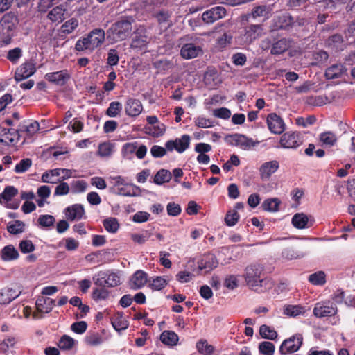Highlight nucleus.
Listing matches in <instances>:
<instances>
[{
	"label": "nucleus",
	"instance_id": "nucleus-1",
	"mask_svg": "<svg viewBox=\"0 0 355 355\" xmlns=\"http://www.w3.org/2000/svg\"><path fill=\"white\" fill-rule=\"evenodd\" d=\"M263 268L261 265L253 263L248 266L243 274L247 286L252 290L261 293L270 289L272 282L270 279L263 278Z\"/></svg>",
	"mask_w": 355,
	"mask_h": 355
},
{
	"label": "nucleus",
	"instance_id": "nucleus-2",
	"mask_svg": "<svg viewBox=\"0 0 355 355\" xmlns=\"http://www.w3.org/2000/svg\"><path fill=\"white\" fill-rule=\"evenodd\" d=\"M131 17L121 18L111 25L107 31V37L112 43L123 41L128 38L132 32Z\"/></svg>",
	"mask_w": 355,
	"mask_h": 355
},
{
	"label": "nucleus",
	"instance_id": "nucleus-3",
	"mask_svg": "<svg viewBox=\"0 0 355 355\" xmlns=\"http://www.w3.org/2000/svg\"><path fill=\"white\" fill-rule=\"evenodd\" d=\"M18 24L17 17L12 13H7L2 17L0 20V43L2 46L10 44Z\"/></svg>",
	"mask_w": 355,
	"mask_h": 355
},
{
	"label": "nucleus",
	"instance_id": "nucleus-4",
	"mask_svg": "<svg viewBox=\"0 0 355 355\" xmlns=\"http://www.w3.org/2000/svg\"><path fill=\"white\" fill-rule=\"evenodd\" d=\"M105 36L104 30L95 28L89 32L86 37L79 39L76 43L75 49L78 51L87 50L92 52L103 43Z\"/></svg>",
	"mask_w": 355,
	"mask_h": 355
},
{
	"label": "nucleus",
	"instance_id": "nucleus-5",
	"mask_svg": "<svg viewBox=\"0 0 355 355\" xmlns=\"http://www.w3.org/2000/svg\"><path fill=\"white\" fill-rule=\"evenodd\" d=\"M93 281L96 285L99 286L115 287L121 284V277L118 272L103 270L95 274Z\"/></svg>",
	"mask_w": 355,
	"mask_h": 355
},
{
	"label": "nucleus",
	"instance_id": "nucleus-6",
	"mask_svg": "<svg viewBox=\"0 0 355 355\" xmlns=\"http://www.w3.org/2000/svg\"><path fill=\"white\" fill-rule=\"evenodd\" d=\"M263 34V27L261 24H250L245 27L244 33L236 38V42L240 45L252 43Z\"/></svg>",
	"mask_w": 355,
	"mask_h": 355
},
{
	"label": "nucleus",
	"instance_id": "nucleus-7",
	"mask_svg": "<svg viewBox=\"0 0 355 355\" xmlns=\"http://www.w3.org/2000/svg\"><path fill=\"white\" fill-rule=\"evenodd\" d=\"M18 194V189L14 186H7L0 193V204L6 209H17L20 205L19 200H13Z\"/></svg>",
	"mask_w": 355,
	"mask_h": 355
},
{
	"label": "nucleus",
	"instance_id": "nucleus-8",
	"mask_svg": "<svg viewBox=\"0 0 355 355\" xmlns=\"http://www.w3.org/2000/svg\"><path fill=\"white\" fill-rule=\"evenodd\" d=\"M313 315L317 318L334 316L338 313V308L329 300L322 301L315 304L313 311Z\"/></svg>",
	"mask_w": 355,
	"mask_h": 355
},
{
	"label": "nucleus",
	"instance_id": "nucleus-9",
	"mask_svg": "<svg viewBox=\"0 0 355 355\" xmlns=\"http://www.w3.org/2000/svg\"><path fill=\"white\" fill-rule=\"evenodd\" d=\"M279 144L283 148L295 149L302 144V139L299 132L289 131L281 136Z\"/></svg>",
	"mask_w": 355,
	"mask_h": 355
},
{
	"label": "nucleus",
	"instance_id": "nucleus-10",
	"mask_svg": "<svg viewBox=\"0 0 355 355\" xmlns=\"http://www.w3.org/2000/svg\"><path fill=\"white\" fill-rule=\"evenodd\" d=\"M302 341L303 337L301 334H295L282 343L279 352L282 354L295 352L301 347Z\"/></svg>",
	"mask_w": 355,
	"mask_h": 355
},
{
	"label": "nucleus",
	"instance_id": "nucleus-11",
	"mask_svg": "<svg viewBox=\"0 0 355 355\" xmlns=\"http://www.w3.org/2000/svg\"><path fill=\"white\" fill-rule=\"evenodd\" d=\"M279 168V163L277 160H270L263 162L259 168L260 178L263 181H268L272 175L275 173Z\"/></svg>",
	"mask_w": 355,
	"mask_h": 355
},
{
	"label": "nucleus",
	"instance_id": "nucleus-12",
	"mask_svg": "<svg viewBox=\"0 0 355 355\" xmlns=\"http://www.w3.org/2000/svg\"><path fill=\"white\" fill-rule=\"evenodd\" d=\"M226 13V10L223 6H216L204 12L202 19L207 24H212L225 17Z\"/></svg>",
	"mask_w": 355,
	"mask_h": 355
},
{
	"label": "nucleus",
	"instance_id": "nucleus-13",
	"mask_svg": "<svg viewBox=\"0 0 355 355\" xmlns=\"http://www.w3.org/2000/svg\"><path fill=\"white\" fill-rule=\"evenodd\" d=\"M189 144L190 137L188 135H184L180 138L168 141L166 143V148L170 151L175 150L177 152L182 153L189 148Z\"/></svg>",
	"mask_w": 355,
	"mask_h": 355
},
{
	"label": "nucleus",
	"instance_id": "nucleus-14",
	"mask_svg": "<svg viewBox=\"0 0 355 355\" xmlns=\"http://www.w3.org/2000/svg\"><path fill=\"white\" fill-rule=\"evenodd\" d=\"M267 125L271 132L281 134L286 129L283 119L275 113H271L267 116Z\"/></svg>",
	"mask_w": 355,
	"mask_h": 355
},
{
	"label": "nucleus",
	"instance_id": "nucleus-15",
	"mask_svg": "<svg viewBox=\"0 0 355 355\" xmlns=\"http://www.w3.org/2000/svg\"><path fill=\"white\" fill-rule=\"evenodd\" d=\"M231 142L239 146L243 150H249L259 144V141H255L252 138H249L244 135L235 134L230 136Z\"/></svg>",
	"mask_w": 355,
	"mask_h": 355
},
{
	"label": "nucleus",
	"instance_id": "nucleus-16",
	"mask_svg": "<svg viewBox=\"0 0 355 355\" xmlns=\"http://www.w3.org/2000/svg\"><path fill=\"white\" fill-rule=\"evenodd\" d=\"M36 69L34 63L26 62L17 68L15 73V79L17 82L29 78L35 73Z\"/></svg>",
	"mask_w": 355,
	"mask_h": 355
},
{
	"label": "nucleus",
	"instance_id": "nucleus-17",
	"mask_svg": "<svg viewBox=\"0 0 355 355\" xmlns=\"http://www.w3.org/2000/svg\"><path fill=\"white\" fill-rule=\"evenodd\" d=\"M143 28H138L135 32V35L132 38L130 47L137 51H141L147 47L149 42L148 37L144 33Z\"/></svg>",
	"mask_w": 355,
	"mask_h": 355
},
{
	"label": "nucleus",
	"instance_id": "nucleus-18",
	"mask_svg": "<svg viewBox=\"0 0 355 355\" xmlns=\"http://www.w3.org/2000/svg\"><path fill=\"white\" fill-rule=\"evenodd\" d=\"M143 110L141 101L134 98H128L125 103V114L131 117L139 116Z\"/></svg>",
	"mask_w": 355,
	"mask_h": 355
},
{
	"label": "nucleus",
	"instance_id": "nucleus-19",
	"mask_svg": "<svg viewBox=\"0 0 355 355\" xmlns=\"http://www.w3.org/2000/svg\"><path fill=\"white\" fill-rule=\"evenodd\" d=\"M218 265V261L216 256L213 254H207L198 262V267L200 270H205L208 272L216 268Z\"/></svg>",
	"mask_w": 355,
	"mask_h": 355
},
{
	"label": "nucleus",
	"instance_id": "nucleus-20",
	"mask_svg": "<svg viewBox=\"0 0 355 355\" xmlns=\"http://www.w3.org/2000/svg\"><path fill=\"white\" fill-rule=\"evenodd\" d=\"M64 214L69 220H79L85 215V209L82 205L74 204L65 208Z\"/></svg>",
	"mask_w": 355,
	"mask_h": 355
},
{
	"label": "nucleus",
	"instance_id": "nucleus-21",
	"mask_svg": "<svg viewBox=\"0 0 355 355\" xmlns=\"http://www.w3.org/2000/svg\"><path fill=\"white\" fill-rule=\"evenodd\" d=\"M202 54L200 46L189 43L184 44L180 50L181 56L187 60L192 59Z\"/></svg>",
	"mask_w": 355,
	"mask_h": 355
},
{
	"label": "nucleus",
	"instance_id": "nucleus-22",
	"mask_svg": "<svg viewBox=\"0 0 355 355\" xmlns=\"http://www.w3.org/2000/svg\"><path fill=\"white\" fill-rule=\"evenodd\" d=\"M70 78V74L67 70H61L56 72L48 73L45 78L51 83L59 85H64Z\"/></svg>",
	"mask_w": 355,
	"mask_h": 355
},
{
	"label": "nucleus",
	"instance_id": "nucleus-23",
	"mask_svg": "<svg viewBox=\"0 0 355 355\" xmlns=\"http://www.w3.org/2000/svg\"><path fill=\"white\" fill-rule=\"evenodd\" d=\"M21 291L12 288H3L0 290V304H8L18 297Z\"/></svg>",
	"mask_w": 355,
	"mask_h": 355
},
{
	"label": "nucleus",
	"instance_id": "nucleus-24",
	"mask_svg": "<svg viewBox=\"0 0 355 355\" xmlns=\"http://www.w3.org/2000/svg\"><path fill=\"white\" fill-rule=\"evenodd\" d=\"M272 8L271 6L261 5L255 6L249 14L248 17L255 19L257 17H263L268 19L271 15Z\"/></svg>",
	"mask_w": 355,
	"mask_h": 355
},
{
	"label": "nucleus",
	"instance_id": "nucleus-25",
	"mask_svg": "<svg viewBox=\"0 0 355 355\" xmlns=\"http://www.w3.org/2000/svg\"><path fill=\"white\" fill-rule=\"evenodd\" d=\"M147 274L142 270L136 271L130 279L132 288L139 289L142 288L147 282Z\"/></svg>",
	"mask_w": 355,
	"mask_h": 355
},
{
	"label": "nucleus",
	"instance_id": "nucleus-26",
	"mask_svg": "<svg viewBox=\"0 0 355 355\" xmlns=\"http://www.w3.org/2000/svg\"><path fill=\"white\" fill-rule=\"evenodd\" d=\"M37 310L41 313H48L55 306V300L49 297H40L35 303Z\"/></svg>",
	"mask_w": 355,
	"mask_h": 355
},
{
	"label": "nucleus",
	"instance_id": "nucleus-27",
	"mask_svg": "<svg viewBox=\"0 0 355 355\" xmlns=\"http://www.w3.org/2000/svg\"><path fill=\"white\" fill-rule=\"evenodd\" d=\"M306 253L295 247H288L282 250V257L285 260H293L301 259L305 256Z\"/></svg>",
	"mask_w": 355,
	"mask_h": 355
},
{
	"label": "nucleus",
	"instance_id": "nucleus-28",
	"mask_svg": "<svg viewBox=\"0 0 355 355\" xmlns=\"http://www.w3.org/2000/svg\"><path fill=\"white\" fill-rule=\"evenodd\" d=\"M290 47L291 40L282 38L272 44L270 53L272 55H280L286 51Z\"/></svg>",
	"mask_w": 355,
	"mask_h": 355
},
{
	"label": "nucleus",
	"instance_id": "nucleus-29",
	"mask_svg": "<svg viewBox=\"0 0 355 355\" xmlns=\"http://www.w3.org/2000/svg\"><path fill=\"white\" fill-rule=\"evenodd\" d=\"M1 258L4 261H11L19 258V252L12 245H8L1 250Z\"/></svg>",
	"mask_w": 355,
	"mask_h": 355
},
{
	"label": "nucleus",
	"instance_id": "nucleus-30",
	"mask_svg": "<svg viewBox=\"0 0 355 355\" xmlns=\"http://www.w3.org/2000/svg\"><path fill=\"white\" fill-rule=\"evenodd\" d=\"M293 24V18L287 15L284 14L281 16L275 17L273 19V29H286Z\"/></svg>",
	"mask_w": 355,
	"mask_h": 355
},
{
	"label": "nucleus",
	"instance_id": "nucleus-31",
	"mask_svg": "<svg viewBox=\"0 0 355 355\" xmlns=\"http://www.w3.org/2000/svg\"><path fill=\"white\" fill-rule=\"evenodd\" d=\"M66 9L63 6H57L51 9L48 15L47 18L52 22H61L64 19Z\"/></svg>",
	"mask_w": 355,
	"mask_h": 355
},
{
	"label": "nucleus",
	"instance_id": "nucleus-32",
	"mask_svg": "<svg viewBox=\"0 0 355 355\" xmlns=\"http://www.w3.org/2000/svg\"><path fill=\"white\" fill-rule=\"evenodd\" d=\"M78 344V341L68 335H63L58 342V347L64 351L73 349Z\"/></svg>",
	"mask_w": 355,
	"mask_h": 355
},
{
	"label": "nucleus",
	"instance_id": "nucleus-33",
	"mask_svg": "<svg viewBox=\"0 0 355 355\" xmlns=\"http://www.w3.org/2000/svg\"><path fill=\"white\" fill-rule=\"evenodd\" d=\"M58 168L45 171L41 177V181L44 183L57 184L60 182Z\"/></svg>",
	"mask_w": 355,
	"mask_h": 355
},
{
	"label": "nucleus",
	"instance_id": "nucleus-34",
	"mask_svg": "<svg viewBox=\"0 0 355 355\" xmlns=\"http://www.w3.org/2000/svg\"><path fill=\"white\" fill-rule=\"evenodd\" d=\"M319 141L322 146H334L337 141L336 135L330 131L322 132L319 136Z\"/></svg>",
	"mask_w": 355,
	"mask_h": 355
},
{
	"label": "nucleus",
	"instance_id": "nucleus-35",
	"mask_svg": "<svg viewBox=\"0 0 355 355\" xmlns=\"http://www.w3.org/2000/svg\"><path fill=\"white\" fill-rule=\"evenodd\" d=\"M283 313L288 317H297L305 313V309L300 305H286Z\"/></svg>",
	"mask_w": 355,
	"mask_h": 355
},
{
	"label": "nucleus",
	"instance_id": "nucleus-36",
	"mask_svg": "<svg viewBox=\"0 0 355 355\" xmlns=\"http://www.w3.org/2000/svg\"><path fill=\"white\" fill-rule=\"evenodd\" d=\"M178 340V336L173 331H164L160 335V340L169 346L176 345Z\"/></svg>",
	"mask_w": 355,
	"mask_h": 355
},
{
	"label": "nucleus",
	"instance_id": "nucleus-37",
	"mask_svg": "<svg viewBox=\"0 0 355 355\" xmlns=\"http://www.w3.org/2000/svg\"><path fill=\"white\" fill-rule=\"evenodd\" d=\"M280 203L281 201L277 198H268L263 202L261 207L264 211L276 212L279 211Z\"/></svg>",
	"mask_w": 355,
	"mask_h": 355
},
{
	"label": "nucleus",
	"instance_id": "nucleus-38",
	"mask_svg": "<svg viewBox=\"0 0 355 355\" xmlns=\"http://www.w3.org/2000/svg\"><path fill=\"white\" fill-rule=\"evenodd\" d=\"M104 340L103 336L97 332L89 333L85 338V343L92 347L98 346L101 345Z\"/></svg>",
	"mask_w": 355,
	"mask_h": 355
},
{
	"label": "nucleus",
	"instance_id": "nucleus-39",
	"mask_svg": "<svg viewBox=\"0 0 355 355\" xmlns=\"http://www.w3.org/2000/svg\"><path fill=\"white\" fill-rule=\"evenodd\" d=\"M291 222L295 228L304 229L307 227L309 218L306 214L297 213L293 216Z\"/></svg>",
	"mask_w": 355,
	"mask_h": 355
},
{
	"label": "nucleus",
	"instance_id": "nucleus-40",
	"mask_svg": "<svg viewBox=\"0 0 355 355\" xmlns=\"http://www.w3.org/2000/svg\"><path fill=\"white\" fill-rule=\"evenodd\" d=\"M345 71L344 67L340 64H336L327 69L325 76L328 79L339 78Z\"/></svg>",
	"mask_w": 355,
	"mask_h": 355
},
{
	"label": "nucleus",
	"instance_id": "nucleus-41",
	"mask_svg": "<svg viewBox=\"0 0 355 355\" xmlns=\"http://www.w3.org/2000/svg\"><path fill=\"white\" fill-rule=\"evenodd\" d=\"M151 236V233L148 230H144L141 233H131L130 237L131 241L137 245H144Z\"/></svg>",
	"mask_w": 355,
	"mask_h": 355
},
{
	"label": "nucleus",
	"instance_id": "nucleus-42",
	"mask_svg": "<svg viewBox=\"0 0 355 355\" xmlns=\"http://www.w3.org/2000/svg\"><path fill=\"white\" fill-rule=\"evenodd\" d=\"M103 224L105 230L111 234H115L119 229V223L116 218H105Z\"/></svg>",
	"mask_w": 355,
	"mask_h": 355
},
{
	"label": "nucleus",
	"instance_id": "nucleus-43",
	"mask_svg": "<svg viewBox=\"0 0 355 355\" xmlns=\"http://www.w3.org/2000/svg\"><path fill=\"white\" fill-rule=\"evenodd\" d=\"M196 348L198 352L203 355H211L214 351V347L209 345L205 339L198 340L196 343Z\"/></svg>",
	"mask_w": 355,
	"mask_h": 355
},
{
	"label": "nucleus",
	"instance_id": "nucleus-44",
	"mask_svg": "<svg viewBox=\"0 0 355 355\" xmlns=\"http://www.w3.org/2000/svg\"><path fill=\"white\" fill-rule=\"evenodd\" d=\"M168 283V280L163 277H153L149 280V286L152 290L160 291L163 289Z\"/></svg>",
	"mask_w": 355,
	"mask_h": 355
},
{
	"label": "nucleus",
	"instance_id": "nucleus-45",
	"mask_svg": "<svg viewBox=\"0 0 355 355\" xmlns=\"http://www.w3.org/2000/svg\"><path fill=\"white\" fill-rule=\"evenodd\" d=\"M171 179V173L168 170H159L154 177V182L157 184H162L168 182Z\"/></svg>",
	"mask_w": 355,
	"mask_h": 355
},
{
	"label": "nucleus",
	"instance_id": "nucleus-46",
	"mask_svg": "<svg viewBox=\"0 0 355 355\" xmlns=\"http://www.w3.org/2000/svg\"><path fill=\"white\" fill-rule=\"evenodd\" d=\"M114 150V145L110 142H104L98 146V155L102 157L111 156Z\"/></svg>",
	"mask_w": 355,
	"mask_h": 355
},
{
	"label": "nucleus",
	"instance_id": "nucleus-47",
	"mask_svg": "<svg viewBox=\"0 0 355 355\" xmlns=\"http://www.w3.org/2000/svg\"><path fill=\"white\" fill-rule=\"evenodd\" d=\"M259 333L262 338L269 340H274L277 337V331L266 324L260 327Z\"/></svg>",
	"mask_w": 355,
	"mask_h": 355
},
{
	"label": "nucleus",
	"instance_id": "nucleus-48",
	"mask_svg": "<svg viewBox=\"0 0 355 355\" xmlns=\"http://www.w3.org/2000/svg\"><path fill=\"white\" fill-rule=\"evenodd\" d=\"M55 222V218L52 215H40L37 218L38 225L41 227L49 228L52 227Z\"/></svg>",
	"mask_w": 355,
	"mask_h": 355
},
{
	"label": "nucleus",
	"instance_id": "nucleus-49",
	"mask_svg": "<svg viewBox=\"0 0 355 355\" xmlns=\"http://www.w3.org/2000/svg\"><path fill=\"white\" fill-rule=\"evenodd\" d=\"M25 225L22 221L15 220L14 223H8L7 230L12 234H17L24 231Z\"/></svg>",
	"mask_w": 355,
	"mask_h": 355
},
{
	"label": "nucleus",
	"instance_id": "nucleus-50",
	"mask_svg": "<svg viewBox=\"0 0 355 355\" xmlns=\"http://www.w3.org/2000/svg\"><path fill=\"white\" fill-rule=\"evenodd\" d=\"M78 24L79 22L77 19L71 18L62 24V31L67 34L71 33L78 26Z\"/></svg>",
	"mask_w": 355,
	"mask_h": 355
},
{
	"label": "nucleus",
	"instance_id": "nucleus-51",
	"mask_svg": "<svg viewBox=\"0 0 355 355\" xmlns=\"http://www.w3.org/2000/svg\"><path fill=\"white\" fill-rule=\"evenodd\" d=\"M22 49L19 47H16L8 51L6 58L12 64H17L22 57Z\"/></svg>",
	"mask_w": 355,
	"mask_h": 355
},
{
	"label": "nucleus",
	"instance_id": "nucleus-52",
	"mask_svg": "<svg viewBox=\"0 0 355 355\" xmlns=\"http://www.w3.org/2000/svg\"><path fill=\"white\" fill-rule=\"evenodd\" d=\"M232 40V36L227 33H223L222 35L216 39L215 47L218 50H222L230 44Z\"/></svg>",
	"mask_w": 355,
	"mask_h": 355
},
{
	"label": "nucleus",
	"instance_id": "nucleus-53",
	"mask_svg": "<svg viewBox=\"0 0 355 355\" xmlns=\"http://www.w3.org/2000/svg\"><path fill=\"white\" fill-rule=\"evenodd\" d=\"M137 148V142H130L126 143L123 146L121 153L123 157L130 159V156L133 153H136V150Z\"/></svg>",
	"mask_w": 355,
	"mask_h": 355
},
{
	"label": "nucleus",
	"instance_id": "nucleus-54",
	"mask_svg": "<svg viewBox=\"0 0 355 355\" xmlns=\"http://www.w3.org/2000/svg\"><path fill=\"white\" fill-rule=\"evenodd\" d=\"M122 110V105L118 101H113L110 103L106 114L110 117H116Z\"/></svg>",
	"mask_w": 355,
	"mask_h": 355
},
{
	"label": "nucleus",
	"instance_id": "nucleus-55",
	"mask_svg": "<svg viewBox=\"0 0 355 355\" xmlns=\"http://www.w3.org/2000/svg\"><path fill=\"white\" fill-rule=\"evenodd\" d=\"M325 274L322 271H319L311 274L309 277V282L313 285H323L326 282Z\"/></svg>",
	"mask_w": 355,
	"mask_h": 355
},
{
	"label": "nucleus",
	"instance_id": "nucleus-56",
	"mask_svg": "<svg viewBox=\"0 0 355 355\" xmlns=\"http://www.w3.org/2000/svg\"><path fill=\"white\" fill-rule=\"evenodd\" d=\"M239 217L236 209L230 210L225 217V222L227 226L232 227L237 223Z\"/></svg>",
	"mask_w": 355,
	"mask_h": 355
},
{
	"label": "nucleus",
	"instance_id": "nucleus-57",
	"mask_svg": "<svg viewBox=\"0 0 355 355\" xmlns=\"http://www.w3.org/2000/svg\"><path fill=\"white\" fill-rule=\"evenodd\" d=\"M148 133L155 137H158L164 135L166 131V126L163 123H157L152 127L146 128Z\"/></svg>",
	"mask_w": 355,
	"mask_h": 355
},
{
	"label": "nucleus",
	"instance_id": "nucleus-58",
	"mask_svg": "<svg viewBox=\"0 0 355 355\" xmlns=\"http://www.w3.org/2000/svg\"><path fill=\"white\" fill-rule=\"evenodd\" d=\"M259 349L260 353L263 355H273L275 345L269 341H263L259 343Z\"/></svg>",
	"mask_w": 355,
	"mask_h": 355
},
{
	"label": "nucleus",
	"instance_id": "nucleus-59",
	"mask_svg": "<svg viewBox=\"0 0 355 355\" xmlns=\"http://www.w3.org/2000/svg\"><path fill=\"white\" fill-rule=\"evenodd\" d=\"M87 187V184L85 180H74L71 183V189L74 193L84 192Z\"/></svg>",
	"mask_w": 355,
	"mask_h": 355
},
{
	"label": "nucleus",
	"instance_id": "nucleus-60",
	"mask_svg": "<svg viewBox=\"0 0 355 355\" xmlns=\"http://www.w3.org/2000/svg\"><path fill=\"white\" fill-rule=\"evenodd\" d=\"M112 324L116 331L125 329L128 327L127 321L123 318L121 314H118V316L112 320Z\"/></svg>",
	"mask_w": 355,
	"mask_h": 355
},
{
	"label": "nucleus",
	"instance_id": "nucleus-61",
	"mask_svg": "<svg viewBox=\"0 0 355 355\" xmlns=\"http://www.w3.org/2000/svg\"><path fill=\"white\" fill-rule=\"evenodd\" d=\"M109 296V292L104 288H95L92 292V298L95 301H100L105 300Z\"/></svg>",
	"mask_w": 355,
	"mask_h": 355
},
{
	"label": "nucleus",
	"instance_id": "nucleus-62",
	"mask_svg": "<svg viewBox=\"0 0 355 355\" xmlns=\"http://www.w3.org/2000/svg\"><path fill=\"white\" fill-rule=\"evenodd\" d=\"M32 161L30 159H21L19 163L15 166V171L17 173H21L26 171L31 166Z\"/></svg>",
	"mask_w": 355,
	"mask_h": 355
},
{
	"label": "nucleus",
	"instance_id": "nucleus-63",
	"mask_svg": "<svg viewBox=\"0 0 355 355\" xmlns=\"http://www.w3.org/2000/svg\"><path fill=\"white\" fill-rule=\"evenodd\" d=\"M239 285L238 276L230 275L225 277L224 286L231 290L236 288Z\"/></svg>",
	"mask_w": 355,
	"mask_h": 355
},
{
	"label": "nucleus",
	"instance_id": "nucleus-64",
	"mask_svg": "<svg viewBox=\"0 0 355 355\" xmlns=\"http://www.w3.org/2000/svg\"><path fill=\"white\" fill-rule=\"evenodd\" d=\"M19 248L24 254L30 253L35 250V245L31 240H23L20 241Z\"/></svg>",
	"mask_w": 355,
	"mask_h": 355
}]
</instances>
